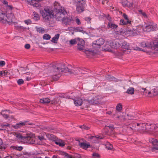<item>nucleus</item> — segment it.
Wrapping results in <instances>:
<instances>
[{"mask_svg":"<svg viewBox=\"0 0 158 158\" xmlns=\"http://www.w3.org/2000/svg\"><path fill=\"white\" fill-rule=\"evenodd\" d=\"M49 69L52 73V78L54 81L58 79L62 73L68 72L70 74H77L81 72L80 71L81 69L80 68H73L72 69H70L66 67L64 64L62 63L52 65L49 67Z\"/></svg>","mask_w":158,"mask_h":158,"instance_id":"f257e3e1","label":"nucleus"},{"mask_svg":"<svg viewBox=\"0 0 158 158\" xmlns=\"http://www.w3.org/2000/svg\"><path fill=\"white\" fill-rule=\"evenodd\" d=\"M54 4V9L56 10L55 16L56 20L58 21L62 20L64 17V15L66 14L67 12L64 10V7L61 6L58 2H55Z\"/></svg>","mask_w":158,"mask_h":158,"instance_id":"f03ea898","label":"nucleus"},{"mask_svg":"<svg viewBox=\"0 0 158 158\" xmlns=\"http://www.w3.org/2000/svg\"><path fill=\"white\" fill-rule=\"evenodd\" d=\"M40 13L45 20H50L54 17L53 11L49 7H45L44 10H40Z\"/></svg>","mask_w":158,"mask_h":158,"instance_id":"7ed1b4c3","label":"nucleus"},{"mask_svg":"<svg viewBox=\"0 0 158 158\" xmlns=\"http://www.w3.org/2000/svg\"><path fill=\"white\" fill-rule=\"evenodd\" d=\"M146 133L158 137V127L154 124H147Z\"/></svg>","mask_w":158,"mask_h":158,"instance_id":"20e7f679","label":"nucleus"},{"mask_svg":"<svg viewBox=\"0 0 158 158\" xmlns=\"http://www.w3.org/2000/svg\"><path fill=\"white\" fill-rule=\"evenodd\" d=\"M12 7L11 6H8L6 7L4 23L7 22L10 24L14 21V16L13 14L12 13Z\"/></svg>","mask_w":158,"mask_h":158,"instance_id":"39448f33","label":"nucleus"},{"mask_svg":"<svg viewBox=\"0 0 158 158\" xmlns=\"http://www.w3.org/2000/svg\"><path fill=\"white\" fill-rule=\"evenodd\" d=\"M142 29L144 31L147 32L153 31L157 29V25L153 22L149 21L144 24Z\"/></svg>","mask_w":158,"mask_h":158,"instance_id":"423d86ee","label":"nucleus"},{"mask_svg":"<svg viewBox=\"0 0 158 158\" xmlns=\"http://www.w3.org/2000/svg\"><path fill=\"white\" fill-rule=\"evenodd\" d=\"M86 0H74V3L76 6V10L80 13L85 10Z\"/></svg>","mask_w":158,"mask_h":158,"instance_id":"0eeeda50","label":"nucleus"},{"mask_svg":"<svg viewBox=\"0 0 158 158\" xmlns=\"http://www.w3.org/2000/svg\"><path fill=\"white\" fill-rule=\"evenodd\" d=\"M14 135L16 138L22 140L27 143H31V141L33 140L32 135L30 134H27L26 135L22 136L19 134L15 133Z\"/></svg>","mask_w":158,"mask_h":158,"instance_id":"6e6552de","label":"nucleus"},{"mask_svg":"<svg viewBox=\"0 0 158 158\" xmlns=\"http://www.w3.org/2000/svg\"><path fill=\"white\" fill-rule=\"evenodd\" d=\"M140 31H139L138 28L136 29H133V30H129L126 31V34L129 36H134L136 35L139 34Z\"/></svg>","mask_w":158,"mask_h":158,"instance_id":"1a4fd4ad","label":"nucleus"},{"mask_svg":"<svg viewBox=\"0 0 158 158\" xmlns=\"http://www.w3.org/2000/svg\"><path fill=\"white\" fill-rule=\"evenodd\" d=\"M147 123H137V126H139L140 128L137 127V130L141 133L146 132Z\"/></svg>","mask_w":158,"mask_h":158,"instance_id":"9d476101","label":"nucleus"},{"mask_svg":"<svg viewBox=\"0 0 158 158\" xmlns=\"http://www.w3.org/2000/svg\"><path fill=\"white\" fill-rule=\"evenodd\" d=\"M149 142L152 143L154 147L152 149V152H154L155 150H158V141L154 138H150L149 139Z\"/></svg>","mask_w":158,"mask_h":158,"instance_id":"9b49d317","label":"nucleus"},{"mask_svg":"<svg viewBox=\"0 0 158 158\" xmlns=\"http://www.w3.org/2000/svg\"><path fill=\"white\" fill-rule=\"evenodd\" d=\"M26 124L31 125V127H32L34 125L32 123H29L28 121H26L23 122L18 123L15 125L13 127L17 129Z\"/></svg>","mask_w":158,"mask_h":158,"instance_id":"f8f14e48","label":"nucleus"},{"mask_svg":"<svg viewBox=\"0 0 158 158\" xmlns=\"http://www.w3.org/2000/svg\"><path fill=\"white\" fill-rule=\"evenodd\" d=\"M72 17H65L62 20V23L65 25H70L71 23V21H72Z\"/></svg>","mask_w":158,"mask_h":158,"instance_id":"ddd939ff","label":"nucleus"},{"mask_svg":"<svg viewBox=\"0 0 158 158\" xmlns=\"http://www.w3.org/2000/svg\"><path fill=\"white\" fill-rule=\"evenodd\" d=\"M110 43V42H107L106 44L102 48L103 50L105 51L111 52L112 48Z\"/></svg>","mask_w":158,"mask_h":158,"instance_id":"4468645a","label":"nucleus"},{"mask_svg":"<svg viewBox=\"0 0 158 158\" xmlns=\"http://www.w3.org/2000/svg\"><path fill=\"white\" fill-rule=\"evenodd\" d=\"M121 46L123 51H126L130 49V46L129 44L126 42H123Z\"/></svg>","mask_w":158,"mask_h":158,"instance_id":"2eb2a0df","label":"nucleus"},{"mask_svg":"<svg viewBox=\"0 0 158 158\" xmlns=\"http://www.w3.org/2000/svg\"><path fill=\"white\" fill-rule=\"evenodd\" d=\"M153 44L152 42H143L140 44V45L142 47H146L147 48H152Z\"/></svg>","mask_w":158,"mask_h":158,"instance_id":"dca6fc26","label":"nucleus"},{"mask_svg":"<svg viewBox=\"0 0 158 158\" xmlns=\"http://www.w3.org/2000/svg\"><path fill=\"white\" fill-rule=\"evenodd\" d=\"M104 41L102 38H100L93 43V46L94 47V45H97L100 46L102 45L104 43Z\"/></svg>","mask_w":158,"mask_h":158,"instance_id":"f3484780","label":"nucleus"},{"mask_svg":"<svg viewBox=\"0 0 158 158\" xmlns=\"http://www.w3.org/2000/svg\"><path fill=\"white\" fill-rule=\"evenodd\" d=\"M74 102L76 106H80L82 104L83 100L80 98H77L74 100Z\"/></svg>","mask_w":158,"mask_h":158,"instance_id":"a211bd4d","label":"nucleus"},{"mask_svg":"<svg viewBox=\"0 0 158 158\" xmlns=\"http://www.w3.org/2000/svg\"><path fill=\"white\" fill-rule=\"evenodd\" d=\"M110 44L111 45L112 48L115 49L118 48L120 46L119 43L116 41L110 42Z\"/></svg>","mask_w":158,"mask_h":158,"instance_id":"6ab92c4d","label":"nucleus"},{"mask_svg":"<svg viewBox=\"0 0 158 158\" xmlns=\"http://www.w3.org/2000/svg\"><path fill=\"white\" fill-rule=\"evenodd\" d=\"M106 79L108 81H113L115 82H117L120 81L113 77L111 76L110 75H107L106 76Z\"/></svg>","mask_w":158,"mask_h":158,"instance_id":"aec40b11","label":"nucleus"},{"mask_svg":"<svg viewBox=\"0 0 158 158\" xmlns=\"http://www.w3.org/2000/svg\"><path fill=\"white\" fill-rule=\"evenodd\" d=\"M100 99L97 97H95L92 100H90V103L92 104H98L99 103Z\"/></svg>","mask_w":158,"mask_h":158,"instance_id":"412c9836","label":"nucleus"},{"mask_svg":"<svg viewBox=\"0 0 158 158\" xmlns=\"http://www.w3.org/2000/svg\"><path fill=\"white\" fill-rule=\"evenodd\" d=\"M79 145L81 148L85 149H86L90 146L89 144H87L84 142H79Z\"/></svg>","mask_w":158,"mask_h":158,"instance_id":"4be33fe9","label":"nucleus"},{"mask_svg":"<svg viewBox=\"0 0 158 158\" xmlns=\"http://www.w3.org/2000/svg\"><path fill=\"white\" fill-rule=\"evenodd\" d=\"M70 30H71L75 32H81L83 34H84L85 33V31L83 30V29L82 28V27H72L71 28Z\"/></svg>","mask_w":158,"mask_h":158,"instance_id":"5701e85b","label":"nucleus"},{"mask_svg":"<svg viewBox=\"0 0 158 158\" xmlns=\"http://www.w3.org/2000/svg\"><path fill=\"white\" fill-rule=\"evenodd\" d=\"M51 102V100L48 98H44L40 99V103L44 104H47Z\"/></svg>","mask_w":158,"mask_h":158,"instance_id":"b1692460","label":"nucleus"},{"mask_svg":"<svg viewBox=\"0 0 158 158\" xmlns=\"http://www.w3.org/2000/svg\"><path fill=\"white\" fill-rule=\"evenodd\" d=\"M135 89L133 87H130L126 91V93L128 94L132 95L134 93Z\"/></svg>","mask_w":158,"mask_h":158,"instance_id":"393cba45","label":"nucleus"},{"mask_svg":"<svg viewBox=\"0 0 158 158\" xmlns=\"http://www.w3.org/2000/svg\"><path fill=\"white\" fill-rule=\"evenodd\" d=\"M6 13L2 10H0V21H2L3 23L4 22L5 17Z\"/></svg>","mask_w":158,"mask_h":158,"instance_id":"a878e982","label":"nucleus"},{"mask_svg":"<svg viewBox=\"0 0 158 158\" xmlns=\"http://www.w3.org/2000/svg\"><path fill=\"white\" fill-rule=\"evenodd\" d=\"M82 104L84 105L85 107H88L89 104H91V103H90V100H89L88 99H84L83 100Z\"/></svg>","mask_w":158,"mask_h":158,"instance_id":"bb28decb","label":"nucleus"},{"mask_svg":"<svg viewBox=\"0 0 158 158\" xmlns=\"http://www.w3.org/2000/svg\"><path fill=\"white\" fill-rule=\"evenodd\" d=\"M10 124L8 123L2 124L1 125L2 128V129L8 131L10 128Z\"/></svg>","mask_w":158,"mask_h":158,"instance_id":"cd10ccee","label":"nucleus"},{"mask_svg":"<svg viewBox=\"0 0 158 158\" xmlns=\"http://www.w3.org/2000/svg\"><path fill=\"white\" fill-rule=\"evenodd\" d=\"M60 34H57L55 35V36L52 39V42L55 43H57V40L59 38Z\"/></svg>","mask_w":158,"mask_h":158,"instance_id":"c85d7f7f","label":"nucleus"},{"mask_svg":"<svg viewBox=\"0 0 158 158\" xmlns=\"http://www.w3.org/2000/svg\"><path fill=\"white\" fill-rule=\"evenodd\" d=\"M127 4V5H126V7H128L131 9L133 8L134 7L133 2L132 0H128Z\"/></svg>","mask_w":158,"mask_h":158,"instance_id":"c756f323","label":"nucleus"},{"mask_svg":"<svg viewBox=\"0 0 158 158\" xmlns=\"http://www.w3.org/2000/svg\"><path fill=\"white\" fill-rule=\"evenodd\" d=\"M108 28H110L112 29H114L117 28L118 27V26L111 22H109L108 24Z\"/></svg>","mask_w":158,"mask_h":158,"instance_id":"7c9ffc66","label":"nucleus"},{"mask_svg":"<svg viewBox=\"0 0 158 158\" xmlns=\"http://www.w3.org/2000/svg\"><path fill=\"white\" fill-rule=\"evenodd\" d=\"M153 95L152 96H156L158 95V87H154L152 89Z\"/></svg>","mask_w":158,"mask_h":158,"instance_id":"2f4dec72","label":"nucleus"},{"mask_svg":"<svg viewBox=\"0 0 158 158\" xmlns=\"http://www.w3.org/2000/svg\"><path fill=\"white\" fill-rule=\"evenodd\" d=\"M55 143L56 144L62 147L64 146L65 145L64 142L61 140H57L56 141Z\"/></svg>","mask_w":158,"mask_h":158,"instance_id":"473e14b6","label":"nucleus"},{"mask_svg":"<svg viewBox=\"0 0 158 158\" xmlns=\"http://www.w3.org/2000/svg\"><path fill=\"white\" fill-rule=\"evenodd\" d=\"M8 73H8L7 70L0 71V77L3 76H7L8 75Z\"/></svg>","mask_w":158,"mask_h":158,"instance_id":"72a5a7b5","label":"nucleus"},{"mask_svg":"<svg viewBox=\"0 0 158 158\" xmlns=\"http://www.w3.org/2000/svg\"><path fill=\"white\" fill-rule=\"evenodd\" d=\"M85 53L87 56L88 57H91V56L93 55L94 54V53L91 51H85Z\"/></svg>","mask_w":158,"mask_h":158,"instance_id":"f704fd0d","label":"nucleus"},{"mask_svg":"<svg viewBox=\"0 0 158 158\" xmlns=\"http://www.w3.org/2000/svg\"><path fill=\"white\" fill-rule=\"evenodd\" d=\"M138 11L139 14L143 16L144 18H147V15L143 11L141 10H139Z\"/></svg>","mask_w":158,"mask_h":158,"instance_id":"c9c22d12","label":"nucleus"},{"mask_svg":"<svg viewBox=\"0 0 158 158\" xmlns=\"http://www.w3.org/2000/svg\"><path fill=\"white\" fill-rule=\"evenodd\" d=\"M130 128L133 130H137L136 126H137V123H133L130 125Z\"/></svg>","mask_w":158,"mask_h":158,"instance_id":"e433bc0d","label":"nucleus"},{"mask_svg":"<svg viewBox=\"0 0 158 158\" xmlns=\"http://www.w3.org/2000/svg\"><path fill=\"white\" fill-rule=\"evenodd\" d=\"M122 105L120 103H118L116 106V110L118 111H120L122 110Z\"/></svg>","mask_w":158,"mask_h":158,"instance_id":"4c0bfd02","label":"nucleus"},{"mask_svg":"<svg viewBox=\"0 0 158 158\" xmlns=\"http://www.w3.org/2000/svg\"><path fill=\"white\" fill-rule=\"evenodd\" d=\"M106 148L108 150H111L113 148V146L112 144L108 142L106 145Z\"/></svg>","mask_w":158,"mask_h":158,"instance_id":"58836bf2","label":"nucleus"},{"mask_svg":"<svg viewBox=\"0 0 158 158\" xmlns=\"http://www.w3.org/2000/svg\"><path fill=\"white\" fill-rule=\"evenodd\" d=\"M7 110H2V112L0 113V114L2 115L3 117L5 118H7L9 117V116L8 115L6 114L5 113H4V112L7 111Z\"/></svg>","mask_w":158,"mask_h":158,"instance_id":"ea45409f","label":"nucleus"},{"mask_svg":"<svg viewBox=\"0 0 158 158\" xmlns=\"http://www.w3.org/2000/svg\"><path fill=\"white\" fill-rule=\"evenodd\" d=\"M12 148L14 149L17 150L19 151H21L23 148L22 147L20 146L19 147L17 146H12Z\"/></svg>","mask_w":158,"mask_h":158,"instance_id":"a19ab883","label":"nucleus"},{"mask_svg":"<svg viewBox=\"0 0 158 158\" xmlns=\"http://www.w3.org/2000/svg\"><path fill=\"white\" fill-rule=\"evenodd\" d=\"M77 44H78V43H80V44H82V45H84L85 44V41H84L81 39H80L79 38H78L77 39Z\"/></svg>","mask_w":158,"mask_h":158,"instance_id":"79ce46f5","label":"nucleus"},{"mask_svg":"<svg viewBox=\"0 0 158 158\" xmlns=\"http://www.w3.org/2000/svg\"><path fill=\"white\" fill-rule=\"evenodd\" d=\"M43 38L44 39L48 40L51 38V36L48 34H45L43 36Z\"/></svg>","mask_w":158,"mask_h":158,"instance_id":"37998d69","label":"nucleus"},{"mask_svg":"<svg viewBox=\"0 0 158 158\" xmlns=\"http://www.w3.org/2000/svg\"><path fill=\"white\" fill-rule=\"evenodd\" d=\"M79 43H78L77 44V49L79 50H81L83 49L84 45L80 44Z\"/></svg>","mask_w":158,"mask_h":158,"instance_id":"c03bdc74","label":"nucleus"},{"mask_svg":"<svg viewBox=\"0 0 158 158\" xmlns=\"http://www.w3.org/2000/svg\"><path fill=\"white\" fill-rule=\"evenodd\" d=\"M123 16L125 19V20L127 22V23H131V21H130L128 19L127 16L125 14H123Z\"/></svg>","mask_w":158,"mask_h":158,"instance_id":"a18cd8bd","label":"nucleus"},{"mask_svg":"<svg viewBox=\"0 0 158 158\" xmlns=\"http://www.w3.org/2000/svg\"><path fill=\"white\" fill-rule=\"evenodd\" d=\"M153 44L155 47V48L158 51V41L157 42V41H156L155 42H153Z\"/></svg>","mask_w":158,"mask_h":158,"instance_id":"49530a36","label":"nucleus"},{"mask_svg":"<svg viewBox=\"0 0 158 158\" xmlns=\"http://www.w3.org/2000/svg\"><path fill=\"white\" fill-rule=\"evenodd\" d=\"M37 31L39 33H43L44 31V29L41 27H39L38 28H37Z\"/></svg>","mask_w":158,"mask_h":158,"instance_id":"de8ad7c7","label":"nucleus"},{"mask_svg":"<svg viewBox=\"0 0 158 158\" xmlns=\"http://www.w3.org/2000/svg\"><path fill=\"white\" fill-rule=\"evenodd\" d=\"M128 0H122V3L123 6L126 7L127 5V3L128 2Z\"/></svg>","mask_w":158,"mask_h":158,"instance_id":"09e8293b","label":"nucleus"},{"mask_svg":"<svg viewBox=\"0 0 158 158\" xmlns=\"http://www.w3.org/2000/svg\"><path fill=\"white\" fill-rule=\"evenodd\" d=\"M62 154L64 156V158H72V157L68 154L65 152L62 153Z\"/></svg>","mask_w":158,"mask_h":158,"instance_id":"8fccbe9b","label":"nucleus"},{"mask_svg":"<svg viewBox=\"0 0 158 158\" xmlns=\"http://www.w3.org/2000/svg\"><path fill=\"white\" fill-rule=\"evenodd\" d=\"M70 44L72 45H73L77 43V40L76 39H72L70 41Z\"/></svg>","mask_w":158,"mask_h":158,"instance_id":"3c124183","label":"nucleus"},{"mask_svg":"<svg viewBox=\"0 0 158 158\" xmlns=\"http://www.w3.org/2000/svg\"><path fill=\"white\" fill-rule=\"evenodd\" d=\"M34 14L33 15H34V17L33 18L35 20H38L39 19V15L36 13H34Z\"/></svg>","mask_w":158,"mask_h":158,"instance_id":"603ef678","label":"nucleus"},{"mask_svg":"<svg viewBox=\"0 0 158 158\" xmlns=\"http://www.w3.org/2000/svg\"><path fill=\"white\" fill-rule=\"evenodd\" d=\"M148 94L149 96V97H152L154 96H152L153 95V92L152 91V89L151 90V91H148Z\"/></svg>","mask_w":158,"mask_h":158,"instance_id":"864d4df0","label":"nucleus"},{"mask_svg":"<svg viewBox=\"0 0 158 158\" xmlns=\"http://www.w3.org/2000/svg\"><path fill=\"white\" fill-rule=\"evenodd\" d=\"M104 132L106 134H110V133L108 131H107V127L106 126H105L104 129Z\"/></svg>","mask_w":158,"mask_h":158,"instance_id":"5fc2aeb1","label":"nucleus"},{"mask_svg":"<svg viewBox=\"0 0 158 158\" xmlns=\"http://www.w3.org/2000/svg\"><path fill=\"white\" fill-rule=\"evenodd\" d=\"M120 24L122 25H125L129 23H127V22L125 20V21L123 19H121L120 20Z\"/></svg>","mask_w":158,"mask_h":158,"instance_id":"6e6d98bb","label":"nucleus"},{"mask_svg":"<svg viewBox=\"0 0 158 158\" xmlns=\"http://www.w3.org/2000/svg\"><path fill=\"white\" fill-rule=\"evenodd\" d=\"M141 89L143 90V94L146 95V94L148 93V90L146 89L145 88H140V90H141Z\"/></svg>","mask_w":158,"mask_h":158,"instance_id":"4d7b16f0","label":"nucleus"},{"mask_svg":"<svg viewBox=\"0 0 158 158\" xmlns=\"http://www.w3.org/2000/svg\"><path fill=\"white\" fill-rule=\"evenodd\" d=\"M18 85H21L24 83V81L22 79H19L17 81Z\"/></svg>","mask_w":158,"mask_h":158,"instance_id":"13d9d810","label":"nucleus"},{"mask_svg":"<svg viewBox=\"0 0 158 158\" xmlns=\"http://www.w3.org/2000/svg\"><path fill=\"white\" fill-rule=\"evenodd\" d=\"M107 127H109V129L110 130L111 133L113 132L114 129V128L113 126L110 125L109 126H107Z\"/></svg>","mask_w":158,"mask_h":158,"instance_id":"bf43d9fd","label":"nucleus"},{"mask_svg":"<svg viewBox=\"0 0 158 158\" xmlns=\"http://www.w3.org/2000/svg\"><path fill=\"white\" fill-rule=\"evenodd\" d=\"M80 127L82 129H84L85 130H88L90 128L89 127H87L84 125L80 126Z\"/></svg>","mask_w":158,"mask_h":158,"instance_id":"052dcab7","label":"nucleus"},{"mask_svg":"<svg viewBox=\"0 0 158 158\" xmlns=\"http://www.w3.org/2000/svg\"><path fill=\"white\" fill-rule=\"evenodd\" d=\"M100 1L102 2L103 4H107L108 2V0H99Z\"/></svg>","mask_w":158,"mask_h":158,"instance_id":"680f3d73","label":"nucleus"},{"mask_svg":"<svg viewBox=\"0 0 158 158\" xmlns=\"http://www.w3.org/2000/svg\"><path fill=\"white\" fill-rule=\"evenodd\" d=\"M85 20L88 23H91L90 21L91 20V19L89 17H86L85 19Z\"/></svg>","mask_w":158,"mask_h":158,"instance_id":"e2e57ef3","label":"nucleus"},{"mask_svg":"<svg viewBox=\"0 0 158 158\" xmlns=\"http://www.w3.org/2000/svg\"><path fill=\"white\" fill-rule=\"evenodd\" d=\"M38 139H40V141H42L44 139V137L43 136H38L37 137Z\"/></svg>","mask_w":158,"mask_h":158,"instance_id":"0e129e2a","label":"nucleus"},{"mask_svg":"<svg viewBox=\"0 0 158 158\" xmlns=\"http://www.w3.org/2000/svg\"><path fill=\"white\" fill-rule=\"evenodd\" d=\"M92 156L94 157H99V155L96 153H94L92 154Z\"/></svg>","mask_w":158,"mask_h":158,"instance_id":"69168bd1","label":"nucleus"},{"mask_svg":"<svg viewBox=\"0 0 158 158\" xmlns=\"http://www.w3.org/2000/svg\"><path fill=\"white\" fill-rule=\"evenodd\" d=\"M30 45L29 44H26L25 45V48L27 49H29L30 48Z\"/></svg>","mask_w":158,"mask_h":158,"instance_id":"338daca9","label":"nucleus"},{"mask_svg":"<svg viewBox=\"0 0 158 158\" xmlns=\"http://www.w3.org/2000/svg\"><path fill=\"white\" fill-rule=\"evenodd\" d=\"M24 22H25V23H26V24L27 25H28L29 24H30L31 23V21L29 19L25 20Z\"/></svg>","mask_w":158,"mask_h":158,"instance_id":"774afa93","label":"nucleus"}]
</instances>
